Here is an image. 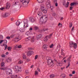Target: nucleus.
<instances>
[{
	"label": "nucleus",
	"mask_w": 78,
	"mask_h": 78,
	"mask_svg": "<svg viewBox=\"0 0 78 78\" xmlns=\"http://www.w3.org/2000/svg\"><path fill=\"white\" fill-rule=\"evenodd\" d=\"M50 3V0H48L46 2V5H47V6H48V7H49V6H50V5H51Z\"/></svg>",
	"instance_id": "9"
},
{
	"label": "nucleus",
	"mask_w": 78,
	"mask_h": 78,
	"mask_svg": "<svg viewBox=\"0 0 78 78\" xmlns=\"http://www.w3.org/2000/svg\"><path fill=\"white\" fill-rule=\"evenodd\" d=\"M26 34L27 36H30V33L29 32H27L26 33Z\"/></svg>",
	"instance_id": "26"
},
{
	"label": "nucleus",
	"mask_w": 78,
	"mask_h": 78,
	"mask_svg": "<svg viewBox=\"0 0 78 78\" xmlns=\"http://www.w3.org/2000/svg\"><path fill=\"white\" fill-rule=\"evenodd\" d=\"M30 22H33L34 21V18H31L30 19Z\"/></svg>",
	"instance_id": "28"
},
{
	"label": "nucleus",
	"mask_w": 78,
	"mask_h": 78,
	"mask_svg": "<svg viewBox=\"0 0 78 78\" xmlns=\"http://www.w3.org/2000/svg\"><path fill=\"white\" fill-rule=\"evenodd\" d=\"M2 57H3V58H5V55L4 54H2Z\"/></svg>",
	"instance_id": "60"
},
{
	"label": "nucleus",
	"mask_w": 78,
	"mask_h": 78,
	"mask_svg": "<svg viewBox=\"0 0 78 78\" xmlns=\"http://www.w3.org/2000/svg\"><path fill=\"white\" fill-rule=\"evenodd\" d=\"M30 39H31V37H28L26 39V41L27 42V41H30Z\"/></svg>",
	"instance_id": "25"
},
{
	"label": "nucleus",
	"mask_w": 78,
	"mask_h": 78,
	"mask_svg": "<svg viewBox=\"0 0 78 78\" xmlns=\"http://www.w3.org/2000/svg\"><path fill=\"white\" fill-rule=\"evenodd\" d=\"M61 55H63V56H65V53H64L63 52H62Z\"/></svg>",
	"instance_id": "42"
},
{
	"label": "nucleus",
	"mask_w": 78,
	"mask_h": 78,
	"mask_svg": "<svg viewBox=\"0 0 78 78\" xmlns=\"http://www.w3.org/2000/svg\"><path fill=\"white\" fill-rule=\"evenodd\" d=\"M71 57H72L71 56H70L67 60V61L69 62V63L68 66L66 67V69H67L68 67H69L70 65V62L71 61Z\"/></svg>",
	"instance_id": "5"
},
{
	"label": "nucleus",
	"mask_w": 78,
	"mask_h": 78,
	"mask_svg": "<svg viewBox=\"0 0 78 78\" xmlns=\"http://www.w3.org/2000/svg\"><path fill=\"white\" fill-rule=\"evenodd\" d=\"M47 20V17L45 15H44L41 17L40 19V22H42L43 24H45V23L46 22Z\"/></svg>",
	"instance_id": "2"
},
{
	"label": "nucleus",
	"mask_w": 78,
	"mask_h": 78,
	"mask_svg": "<svg viewBox=\"0 0 78 78\" xmlns=\"http://www.w3.org/2000/svg\"><path fill=\"white\" fill-rule=\"evenodd\" d=\"M74 42H69V47H70L72 48L73 47V44H74Z\"/></svg>",
	"instance_id": "10"
},
{
	"label": "nucleus",
	"mask_w": 78,
	"mask_h": 78,
	"mask_svg": "<svg viewBox=\"0 0 78 78\" xmlns=\"http://www.w3.org/2000/svg\"><path fill=\"white\" fill-rule=\"evenodd\" d=\"M12 60V59H11V58H8L6 59V61H7V62H10V61H11Z\"/></svg>",
	"instance_id": "12"
},
{
	"label": "nucleus",
	"mask_w": 78,
	"mask_h": 78,
	"mask_svg": "<svg viewBox=\"0 0 78 78\" xmlns=\"http://www.w3.org/2000/svg\"><path fill=\"white\" fill-rule=\"evenodd\" d=\"M45 9H44V7H41V8L40 9V10H41L42 11L44 10Z\"/></svg>",
	"instance_id": "36"
},
{
	"label": "nucleus",
	"mask_w": 78,
	"mask_h": 78,
	"mask_svg": "<svg viewBox=\"0 0 78 78\" xmlns=\"http://www.w3.org/2000/svg\"><path fill=\"white\" fill-rule=\"evenodd\" d=\"M47 62L48 65H51V66H53V62L52 60V59L51 60H48V61H47Z\"/></svg>",
	"instance_id": "4"
},
{
	"label": "nucleus",
	"mask_w": 78,
	"mask_h": 78,
	"mask_svg": "<svg viewBox=\"0 0 78 78\" xmlns=\"http://www.w3.org/2000/svg\"><path fill=\"white\" fill-rule=\"evenodd\" d=\"M52 15L53 16H56V13H53L52 14Z\"/></svg>",
	"instance_id": "56"
},
{
	"label": "nucleus",
	"mask_w": 78,
	"mask_h": 78,
	"mask_svg": "<svg viewBox=\"0 0 78 78\" xmlns=\"http://www.w3.org/2000/svg\"><path fill=\"white\" fill-rule=\"evenodd\" d=\"M27 58V56L25 55H23V59H26Z\"/></svg>",
	"instance_id": "46"
},
{
	"label": "nucleus",
	"mask_w": 78,
	"mask_h": 78,
	"mask_svg": "<svg viewBox=\"0 0 78 78\" xmlns=\"http://www.w3.org/2000/svg\"><path fill=\"white\" fill-rule=\"evenodd\" d=\"M19 39V36H18V37H15V39Z\"/></svg>",
	"instance_id": "55"
},
{
	"label": "nucleus",
	"mask_w": 78,
	"mask_h": 78,
	"mask_svg": "<svg viewBox=\"0 0 78 78\" xmlns=\"http://www.w3.org/2000/svg\"><path fill=\"white\" fill-rule=\"evenodd\" d=\"M58 26H59L60 27H62V24H61V23H59L58 24Z\"/></svg>",
	"instance_id": "40"
},
{
	"label": "nucleus",
	"mask_w": 78,
	"mask_h": 78,
	"mask_svg": "<svg viewBox=\"0 0 78 78\" xmlns=\"http://www.w3.org/2000/svg\"><path fill=\"white\" fill-rule=\"evenodd\" d=\"M20 32H24V31H25V30H24L22 28H20Z\"/></svg>",
	"instance_id": "19"
},
{
	"label": "nucleus",
	"mask_w": 78,
	"mask_h": 78,
	"mask_svg": "<svg viewBox=\"0 0 78 78\" xmlns=\"http://www.w3.org/2000/svg\"><path fill=\"white\" fill-rule=\"evenodd\" d=\"M38 36L40 37V39H41V38H42V34H40L38 35Z\"/></svg>",
	"instance_id": "35"
},
{
	"label": "nucleus",
	"mask_w": 78,
	"mask_h": 78,
	"mask_svg": "<svg viewBox=\"0 0 78 78\" xmlns=\"http://www.w3.org/2000/svg\"><path fill=\"white\" fill-rule=\"evenodd\" d=\"M46 59L47 60V61H49V60H51V59H52V58H51L50 57H46Z\"/></svg>",
	"instance_id": "14"
},
{
	"label": "nucleus",
	"mask_w": 78,
	"mask_h": 78,
	"mask_svg": "<svg viewBox=\"0 0 78 78\" xmlns=\"http://www.w3.org/2000/svg\"><path fill=\"white\" fill-rule=\"evenodd\" d=\"M37 14L38 16H42V13L41 12L38 11L37 12Z\"/></svg>",
	"instance_id": "16"
},
{
	"label": "nucleus",
	"mask_w": 78,
	"mask_h": 78,
	"mask_svg": "<svg viewBox=\"0 0 78 78\" xmlns=\"http://www.w3.org/2000/svg\"><path fill=\"white\" fill-rule=\"evenodd\" d=\"M44 41H45V42H46L48 41V38H47V36H46L44 38Z\"/></svg>",
	"instance_id": "32"
},
{
	"label": "nucleus",
	"mask_w": 78,
	"mask_h": 78,
	"mask_svg": "<svg viewBox=\"0 0 78 78\" xmlns=\"http://www.w3.org/2000/svg\"><path fill=\"white\" fill-rule=\"evenodd\" d=\"M55 5L56 6H58V3L56 2L55 3Z\"/></svg>",
	"instance_id": "64"
},
{
	"label": "nucleus",
	"mask_w": 78,
	"mask_h": 78,
	"mask_svg": "<svg viewBox=\"0 0 78 78\" xmlns=\"http://www.w3.org/2000/svg\"><path fill=\"white\" fill-rule=\"evenodd\" d=\"M73 9V7H70L69 8V10H72Z\"/></svg>",
	"instance_id": "57"
},
{
	"label": "nucleus",
	"mask_w": 78,
	"mask_h": 78,
	"mask_svg": "<svg viewBox=\"0 0 78 78\" xmlns=\"http://www.w3.org/2000/svg\"><path fill=\"white\" fill-rule=\"evenodd\" d=\"M4 9H5V8H4V7H2L1 8H0V9L2 10H3Z\"/></svg>",
	"instance_id": "61"
},
{
	"label": "nucleus",
	"mask_w": 78,
	"mask_h": 78,
	"mask_svg": "<svg viewBox=\"0 0 78 78\" xmlns=\"http://www.w3.org/2000/svg\"><path fill=\"white\" fill-rule=\"evenodd\" d=\"M3 42V40H1V41H0V44H1Z\"/></svg>",
	"instance_id": "63"
},
{
	"label": "nucleus",
	"mask_w": 78,
	"mask_h": 78,
	"mask_svg": "<svg viewBox=\"0 0 78 78\" xmlns=\"http://www.w3.org/2000/svg\"><path fill=\"white\" fill-rule=\"evenodd\" d=\"M42 12H43V13L45 14V13H47V10H46L45 9H44L42 11Z\"/></svg>",
	"instance_id": "23"
},
{
	"label": "nucleus",
	"mask_w": 78,
	"mask_h": 78,
	"mask_svg": "<svg viewBox=\"0 0 78 78\" xmlns=\"http://www.w3.org/2000/svg\"><path fill=\"white\" fill-rule=\"evenodd\" d=\"M9 8H10V4L9 3V2H7L6 6V9H9Z\"/></svg>",
	"instance_id": "11"
},
{
	"label": "nucleus",
	"mask_w": 78,
	"mask_h": 78,
	"mask_svg": "<svg viewBox=\"0 0 78 78\" xmlns=\"http://www.w3.org/2000/svg\"><path fill=\"white\" fill-rule=\"evenodd\" d=\"M27 62H29L30 61V58H27Z\"/></svg>",
	"instance_id": "58"
},
{
	"label": "nucleus",
	"mask_w": 78,
	"mask_h": 78,
	"mask_svg": "<svg viewBox=\"0 0 78 78\" xmlns=\"http://www.w3.org/2000/svg\"><path fill=\"white\" fill-rule=\"evenodd\" d=\"M55 75L53 74H52L50 76V77L51 78H54V77H55Z\"/></svg>",
	"instance_id": "37"
},
{
	"label": "nucleus",
	"mask_w": 78,
	"mask_h": 78,
	"mask_svg": "<svg viewBox=\"0 0 78 78\" xmlns=\"http://www.w3.org/2000/svg\"><path fill=\"white\" fill-rule=\"evenodd\" d=\"M50 9L51 10H53V6H50Z\"/></svg>",
	"instance_id": "51"
},
{
	"label": "nucleus",
	"mask_w": 78,
	"mask_h": 78,
	"mask_svg": "<svg viewBox=\"0 0 78 78\" xmlns=\"http://www.w3.org/2000/svg\"><path fill=\"white\" fill-rule=\"evenodd\" d=\"M19 2H18L17 1H16L15 2L14 5H19Z\"/></svg>",
	"instance_id": "29"
},
{
	"label": "nucleus",
	"mask_w": 78,
	"mask_h": 78,
	"mask_svg": "<svg viewBox=\"0 0 78 78\" xmlns=\"http://www.w3.org/2000/svg\"><path fill=\"white\" fill-rule=\"evenodd\" d=\"M35 75H38V73L37 72V71H35Z\"/></svg>",
	"instance_id": "53"
},
{
	"label": "nucleus",
	"mask_w": 78,
	"mask_h": 78,
	"mask_svg": "<svg viewBox=\"0 0 78 78\" xmlns=\"http://www.w3.org/2000/svg\"><path fill=\"white\" fill-rule=\"evenodd\" d=\"M12 70L10 68H8L6 70L5 73L7 75L12 74Z\"/></svg>",
	"instance_id": "3"
},
{
	"label": "nucleus",
	"mask_w": 78,
	"mask_h": 78,
	"mask_svg": "<svg viewBox=\"0 0 78 78\" xmlns=\"http://www.w3.org/2000/svg\"><path fill=\"white\" fill-rule=\"evenodd\" d=\"M28 50H30V51H31V50H34V48H32L31 47L28 48Z\"/></svg>",
	"instance_id": "30"
},
{
	"label": "nucleus",
	"mask_w": 78,
	"mask_h": 78,
	"mask_svg": "<svg viewBox=\"0 0 78 78\" xmlns=\"http://www.w3.org/2000/svg\"><path fill=\"white\" fill-rule=\"evenodd\" d=\"M23 62L21 60H20L19 62V64H22V63Z\"/></svg>",
	"instance_id": "43"
},
{
	"label": "nucleus",
	"mask_w": 78,
	"mask_h": 78,
	"mask_svg": "<svg viewBox=\"0 0 78 78\" xmlns=\"http://www.w3.org/2000/svg\"><path fill=\"white\" fill-rule=\"evenodd\" d=\"M37 1L38 2V3H42V2H43V0H37Z\"/></svg>",
	"instance_id": "33"
},
{
	"label": "nucleus",
	"mask_w": 78,
	"mask_h": 78,
	"mask_svg": "<svg viewBox=\"0 0 78 78\" xmlns=\"http://www.w3.org/2000/svg\"><path fill=\"white\" fill-rule=\"evenodd\" d=\"M43 48H44V50H47V46H46V45L45 44L43 45Z\"/></svg>",
	"instance_id": "20"
},
{
	"label": "nucleus",
	"mask_w": 78,
	"mask_h": 78,
	"mask_svg": "<svg viewBox=\"0 0 78 78\" xmlns=\"http://www.w3.org/2000/svg\"><path fill=\"white\" fill-rule=\"evenodd\" d=\"M38 55H36L35 56V59H37V58H38Z\"/></svg>",
	"instance_id": "45"
},
{
	"label": "nucleus",
	"mask_w": 78,
	"mask_h": 78,
	"mask_svg": "<svg viewBox=\"0 0 78 78\" xmlns=\"http://www.w3.org/2000/svg\"><path fill=\"white\" fill-rule=\"evenodd\" d=\"M41 8H43V7H44V5L43 4H41Z\"/></svg>",
	"instance_id": "52"
},
{
	"label": "nucleus",
	"mask_w": 78,
	"mask_h": 78,
	"mask_svg": "<svg viewBox=\"0 0 78 78\" xmlns=\"http://www.w3.org/2000/svg\"><path fill=\"white\" fill-rule=\"evenodd\" d=\"M24 23H21L20 27L21 28H26L28 27V20H26L23 21Z\"/></svg>",
	"instance_id": "1"
},
{
	"label": "nucleus",
	"mask_w": 78,
	"mask_h": 78,
	"mask_svg": "<svg viewBox=\"0 0 78 78\" xmlns=\"http://www.w3.org/2000/svg\"><path fill=\"white\" fill-rule=\"evenodd\" d=\"M43 30L44 31H47L48 30V29H44Z\"/></svg>",
	"instance_id": "62"
},
{
	"label": "nucleus",
	"mask_w": 78,
	"mask_h": 78,
	"mask_svg": "<svg viewBox=\"0 0 78 78\" xmlns=\"http://www.w3.org/2000/svg\"><path fill=\"white\" fill-rule=\"evenodd\" d=\"M14 35L12 34L11 35L10 37H11V38H13V37H14Z\"/></svg>",
	"instance_id": "49"
},
{
	"label": "nucleus",
	"mask_w": 78,
	"mask_h": 78,
	"mask_svg": "<svg viewBox=\"0 0 78 78\" xmlns=\"http://www.w3.org/2000/svg\"><path fill=\"white\" fill-rule=\"evenodd\" d=\"M33 53H34V52L33 51H29L27 52V56H30V55H31Z\"/></svg>",
	"instance_id": "8"
},
{
	"label": "nucleus",
	"mask_w": 78,
	"mask_h": 78,
	"mask_svg": "<svg viewBox=\"0 0 78 78\" xmlns=\"http://www.w3.org/2000/svg\"><path fill=\"white\" fill-rule=\"evenodd\" d=\"M7 49L9 51V50H11V48L10 47H8L7 48Z\"/></svg>",
	"instance_id": "44"
},
{
	"label": "nucleus",
	"mask_w": 78,
	"mask_h": 78,
	"mask_svg": "<svg viewBox=\"0 0 78 78\" xmlns=\"http://www.w3.org/2000/svg\"><path fill=\"white\" fill-rule=\"evenodd\" d=\"M69 28H72V23H70L69 24Z\"/></svg>",
	"instance_id": "38"
},
{
	"label": "nucleus",
	"mask_w": 78,
	"mask_h": 78,
	"mask_svg": "<svg viewBox=\"0 0 78 78\" xmlns=\"http://www.w3.org/2000/svg\"><path fill=\"white\" fill-rule=\"evenodd\" d=\"M76 3L75 2H72L70 4V6H74V5H76Z\"/></svg>",
	"instance_id": "24"
},
{
	"label": "nucleus",
	"mask_w": 78,
	"mask_h": 78,
	"mask_svg": "<svg viewBox=\"0 0 78 78\" xmlns=\"http://www.w3.org/2000/svg\"><path fill=\"white\" fill-rule=\"evenodd\" d=\"M56 64L58 66H61V65H62L61 63L57 62L56 63Z\"/></svg>",
	"instance_id": "31"
},
{
	"label": "nucleus",
	"mask_w": 78,
	"mask_h": 78,
	"mask_svg": "<svg viewBox=\"0 0 78 78\" xmlns=\"http://www.w3.org/2000/svg\"><path fill=\"white\" fill-rule=\"evenodd\" d=\"M52 35H53V34H51L50 35H49V36H47L48 37L49 39H51V37Z\"/></svg>",
	"instance_id": "27"
},
{
	"label": "nucleus",
	"mask_w": 78,
	"mask_h": 78,
	"mask_svg": "<svg viewBox=\"0 0 78 78\" xmlns=\"http://www.w3.org/2000/svg\"><path fill=\"white\" fill-rule=\"evenodd\" d=\"M22 48V45H20L18 46V48Z\"/></svg>",
	"instance_id": "50"
},
{
	"label": "nucleus",
	"mask_w": 78,
	"mask_h": 78,
	"mask_svg": "<svg viewBox=\"0 0 78 78\" xmlns=\"http://www.w3.org/2000/svg\"><path fill=\"white\" fill-rule=\"evenodd\" d=\"M3 41V42H4L5 44H7V40H5Z\"/></svg>",
	"instance_id": "41"
},
{
	"label": "nucleus",
	"mask_w": 78,
	"mask_h": 78,
	"mask_svg": "<svg viewBox=\"0 0 78 78\" xmlns=\"http://www.w3.org/2000/svg\"><path fill=\"white\" fill-rule=\"evenodd\" d=\"M69 2H67V3L65 5V7H66V8H67L69 6Z\"/></svg>",
	"instance_id": "21"
},
{
	"label": "nucleus",
	"mask_w": 78,
	"mask_h": 78,
	"mask_svg": "<svg viewBox=\"0 0 78 78\" xmlns=\"http://www.w3.org/2000/svg\"><path fill=\"white\" fill-rule=\"evenodd\" d=\"M0 69L1 70H5L6 69V68H5L4 67V68L2 67L0 68Z\"/></svg>",
	"instance_id": "39"
},
{
	"label": "nucleus",
	"mask_w": 78,
	"mask_h": 78,
	"mask_svg": "<svg viewBox=\"0 0 78 78\" xmlns=\"http://www.w3.org/2000/svg\"><path fill=\"white\" fill-rule=\"evenodd\" d=\"M14 68L15 69V70L16 71H18V72H20L21 70V67H20V68H19V66H15L14 67Z\"/></svg>",
	"instance_id": "7"
},
{
	"label": "nucleus",
	"mask_w": 78,
	"mask_h": 78,
	"mask_svg": "<svg viewBox=\"0 0 78 78\" xmlns=\"http://www.w3.org/2000/svg\"><path fill=\"white\" fill-rule=\"evenodd\" d=\"M39 39H40V38L39 37V36L38 35L37 36L36 39L37 40Z\"/></svg>",
	"instance_id": "47"
},
{
	"label": "nucleus",
	"mask_w": 78,
	"mask_h": 78,
	"mask_svg": "<svg viewBox=\"0 0 78 78\" xmlns=\"http://www.w3.org/2000/svg\"><path fill=\"white\" fill-rule=\"evenodd\" d=\"M5 50H6V48H7V45H6V44L5 45Z\"/></svg>",
	"instance_id": "54"
},
{
	"label": "nucleus",
	"mask_w": 78,
	"mask_h": 78,
	"mask_svg": "<svg viewBox=\"0 0 78 78\" xmlns=\"http://www.w3.org/2000/svg\"><path fill=\"white\" fill-rule=\"evenodd\" d=\"M21 2H22L23 5H26V3H27V4L29 3L30 0H22Z\"/></svg>",
	"instance_id": "6"
},
{
	"label": "nucleus",
	"mask_w": 78,
	"mask_h": 78,
	"mask_svg": "<svg viewBox=\"0 0 78 78\" xmlns=\"http://www.w3.org/2000/svg\"><path fill=\"white\" fill-rule=\"evenodd\" d=\"M39 29V27H37L35 26L34 27V29L35 30H38Z\"/></svg>",
	"instance_id": "22"
},
{
	"label": "nucleus",
	"mask_w": 78,
	"mask_h": 78,
	"mask_svg": "<svg viewBox=\"0 0 78 78\" xmlns=\"http://www.w3.org/2000/svg\"><path fill=\"white\" fill-rule=\"evenodd\" d=\"M73 47L74 48H76L77 47V44L75 43H74Z\"/></svg>",
	"instance_id": "15"
},
{
	"label": "nucleus",
	"mask_w": 78,
	"mask_h": 78,
	"mask_svg": "<svg viewBox=\"0 0 78 78\" xmlns=\"http://www.w3.org/2000/svg\"><path fill=\"white\" fill-rule=\"evenodd\" d=\"M8 13L7 12H5L4 14L3 15V16L4 17H8Z\"/></svg>",
	"instance_id": "13"
},
{
	"label": "nucleus",
	"mask_w": 78,
	"mask_h": 78,
	"mask_svg": "<svg viewBox=\"0 0 78 78\" xmlns=\"http://www.w3.org/2000/svg\"><path fill=\"white\" fill-rule=\"evenodd\" d=\"M54 45H53V44H52L50 46V48H52L53 46H54Z\"/></svg>",
	"instance_id": "48"
},
{
	"label": "nucleus",
	"mask_w": 78,
	"mask_h": 78,
	"mask_svg": "<svg viewBox=\"0 0 78 78\" xmlns=\"http://www.w3.org/2000/svg\"><path fill=\"white\" fill-rule=\"evenodd\" d=\"M20 23L21 24V23H20V22L19 21H18L16 23V25H17V26H19Z\"/></svg>",
	"instance_id": "17"
},
{
	"label": "nucleus",
	"mask_w": 78,
	"mask_h": 78,
	"mask_svg": "<svg viewBox=\"0 0 78 78\" xmlns=\"http://www.w3.org/2000/svg\"><path fill=\"white\" fill-rule=\"evenodd\" d=\"M6 39H10V38H11V37H6Z\"/></svg>",
	"instance_id": "59"
},
{
	"label": "nucleus",
	"mask_w": 78,
	"mask_h": 78,
	"mask_svg": "<svg viewBox=\"0 0 78 78\" xmlns=\"http://www.w3.org/2000/svg\"><path fill=\"white\" fill-rule=\"evenodd\" d=\"M1 67H5V62H2L1 63Z\"/></svg>",
	"instance_id": "18"
},
{
	"label": "nucleus",
	"mask_w": 78,
	"mask_h": 78,
	"mask_svg": "<svg viewBox=\"0 0 78 78\" xmlns=\"http://www.w3.org/2000/svg\"><path fill=\"white\" fill-rule=\"evenodd\" d=\"M61 76L62 77V78H65L66 76V74H62Z\"/></svg>",
	"instance_id": "34"
}]
</instances>
